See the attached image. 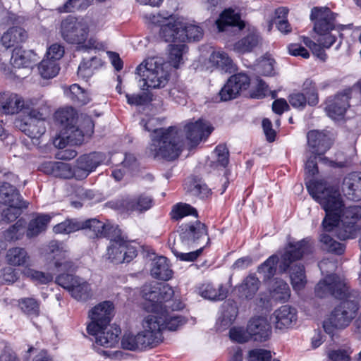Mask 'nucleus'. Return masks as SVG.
<instances>
[{
    "label": "nucleus",
    "mask_w": 361,
    "mask_h": 361,
    "mask_svg": "<svg viewBox=\"0 0 361 361\" xmlns=\"http://www.w3.org/2000/svg\"><path fill=\"white\" fill-rule=\"evenodd\" d=\"M305 184L310 195L326 212L322 221L324 233L320 236L324 249L342 255L345 249V244L336 241L326 233H331L342 240L354 238L360 228L357 222L361 218V206L345 207L338 188L325 180L311 179Z\"/></svg>",
    "instance_id": "f257e3e1"
},
{
    "label": "nucleus",
    "mask_w": 361,
    "mask_h": 361,
    "mask_svg": "<svg viewBox=\"0 0 361 361\" xmlns=\"http://www.w3.org/2000/svg\"><path fill=\"white\" fill-rule=\"evenodd\" d=\"M142 295L145 299L144 308L151 312L147 317L155 318L160 326L161 342L164 329L176 331L187 322L182 315L169 312V310L183 309L184 304L179 299L173 298L174 291L168 284H145L142 288Z\"/></svg>",
    "instance_id": "f03ea898"
},
{
    "label": "nucleus",
    "mask_w": 361,
    "mask_h": 361,
    "mask_svg": "<svg viewBox=\"0 0 361 361\" xmlns=\"http://www.w3.org/2000/svg\"><path fill=\"white\" fill-rule=\"evenodd\" d=\"M145 129L152 132L149 155L154 158L173 160L176 159L180 152L183 143L181 130L176 126L168 128H158V121L155 118H149L140 122Z\"/></svg>",
    "instance_id": "7ed1b4c3"
},
{
    "label": "nucleus",
    "mask_w": 361,
    "mask_h": 361,
    "mask_svg": "<svg viewBox=\"0 0 361 361\" xmlns=\"http://www.w3.org/2000/svg\"><path fill=\"white\" fill-rule=\"evenodd\" d=\"M336 14L326 7H314L311 11L310 19L314 23L313 30L317 34V48L312 53L322 61H325L326 54L324 49H329L341 37L340 32L345 25L336 23Z\"/></svg>",
    "instance_id": "20e7f679"
},
{
    "label": "nucleus",
    "mask_w": 361,
    "mask_h": 361,
    "mask_svg": "<svg viewBox=\"0 0 361 361\" xmlns=\"http://www.w3.org/2000/svg\"><path fill=\"white\" fill-rule=\"evenodd\" d=\"M336 14L326 7H314L311 11L310 19L314 23L313 30L317 34V48L312 53L322 61H325L326 54L324 49H329L341 37L340 32L345 25L336 23Z\"/></svg>",
    "instance_id": "39448f33"
},
{
    "label": "nucleus",
    "mask_w": 361,
    "mask_h": 361,
    "mask_svg": "<svg viewBox=\"0 0 361 361\" xmlns=\"http://www.w3.org/2000/svg\"><path fill=\"white\" fill-rule=\"evenodd\" d=\"M310 245L305 240L296 243H289L281 256L279 269L285 272L290 268V279L293 288L295 291L302 290L307 283L305 267L300 263H293L300 259L310 251Z\"/></svg>",
    "instance_id": "423d86ee"
},
{
    "label": "nucleus",
    "mask_w": 361,
    "mask_h": 361,
    "mask_svg": "<svg viewBox=\"0 0 361 361\" xmlns=\"http://www.w3.org/2000/svg\"><path fill=\"white\" fill-rule=\"evenodd\" d=\"M135 73L140 78V86L143 90L162 88L169 80V65L159 56L145 59L136 68Z\"/></svg>",
    "instance_id": "0eeeda50"
},
{
    "label": "nucleus",
    "mask_w": 361,
    "mask_h": 361,
    "mask_svg": "<svg viewBox=\"0 0 361 361\" xmlns=\"http://www.w3.org/2000/svg\"><path fill=\"white\" fill-rule=\"evenodd\" d=\"M160 326L153 317H145L142 322V329L137 334L126 333L121 339L123 349L132 351L152 348L161 343Z\"/></svg>",
    "instance_id": "6e6552de"
},
{
    "label": "nucleus",
    "mask_w": 361,
    "mask_h": 361,
    "mask_svg": "<svg viewBox=\"0 0 361 361\" xmlns=\"http://www.w3.org/2000/svg\"><path fill=\"white\" fill-rule=\"evenodd\" d=\"M358 309L357 302L350 298L344 300L334 308L324 322L323 327L326 333L334 334L336 329H344L348 327L355 317Z\"/></svg>",
    "instance_id": "1a4fd4ad"
},
{
    "label": "nucleus",
    "mask_w": 361,
    "mask_h": 361,
    "mask_svg": "<svg viewBox=\"0 0 361 361\" xmlns=\"http://www.w3.org/2000/svg\"><path fill=\"white\" fill-rule=\"evenodd\" d=\"M314 291L316 295L321 298L332 296L344 300L350 298L345 279L335 274H328L321 279Z\"/></svg>",
    "instance_id": "9d476101"
},
{
    "label": "nucleus",
    "mask_w": 361,
    "mask_h": 361,
    "mask_svg": "<svg viewBox=\"0 0 361 361\" xmlns=\"http://www.w3.org/2000/svg\"><path fill=\"white\" fill-rule=\"evenodd\" d=\"M61 35L70 44H82L87 39L90 26L87 20L69 16L61 21Z\"/></svg>",
    "instance_id": "9b49d317"
},
{
    "label": "nucleus",
    "mask_w": 361,
    "mask_h": 361,
    "mask_svg": "<svg viewBox=\"0 0 361 361\" xmlns=\"http://www.w3.org/2000/svg\"><path fill=\"white\" fill-rule=\"evenodd\" d=\"M56 283L66 289L71 297L78 301L85 302L93 296L91 284L80 276L62 274L56 278Z\"/></svg>",
    "instance_id": "f8f14e48"
},
{
    "label": "nucleus",
    "mask_w": 361,
    "mask_h": 361,
    "mask_svg": "<svg viewBox=\"0 0 361 361\" xmlns=\"http://www.w3.org/2000/svg\"><path fill=\"white\" fill-rule=\"evenodd\" d=\"M114 306L111 301L102 302L89 311L90 322L87 326L89 334H97L100 329H106L110 326L114 316Z\"/></svg>",
    "instance_id": "ddd939ff"
},
{
    "label": "nucleus",
    "mask_w": 361,
    "mask_h": 361,
    "mask_svg": "<svg viewBox=\"0 0 361 361\" xmlns=\"http://www.w3.org/2000/svg\"><path fill=\"white\" fill-rule=\"evenodd\" d=\"M17 126L32 140H38L46 132V118L42 113L30 108L27 117L17 122Z\"/></svg>",
    "instance_id": "4468645a"
},
{
    "label": "nucleus",
    "mask_w": 361,
    "mask_h": 361,
    "mask_svg": "<svg viewBox=\"0 0 361 361\" xmlns=\"http://www.w3.org/2000/svg\"><path fill=\"white\" fill-rule=\"evenodd\" d=\"M70 252L68 246L63 243L52 240L49 243L46 249V258L54 262L58 271H73L74 263L70 259Z\"/></svg>",
    "instance_id": "2eb2a0df"
},
{
    "label": "nucleus",
    "mask_w": 361,
    "mask_h": 361,
    "mask_svg": "<svg viewBox=\"0 0 361 361\" xmlns=\"http://www.w3.org/2000/svg\"><path fill=\"white\" fill-rule=\"evenodd\" d=\"M86 129L82 132L75 125L67 128L65 131L60 132L54 139L53 144L56 147L63 149L67 145H78L83 142V137L86 135L90 136L93 133L94 123L90 118L85 120Z\"/></svg>",
    "instance_id": "dca6fc26"
},
{
    "label": "nucleus",
    "mask_w": 361,
    "mask_h": 361,
    "mask_svg": "<svg viewBox=\"0 0 361 361\" xmlns=\"http://www.w3.org/2000/svg\"><path fill=\"white\" fill-rule=\"evenodd\" d=\"M178 128L181 130L180 135L183 138L181 149L184 145L185 137L190 147H194L197 145L203 139L207 138L214 129L209 122L203 119L187 123L184 126L183 130L180 128Z\"/></svg>",
    "instance_id": "f3484780"
},
{
    "label": "nucleus",
    "mask_w": 361,
    "mask_h": 361,
    "mask_svg": "<svg viewBox=\"0 0 361 361\" xmlns=\"http://www.w3.org/2000/svg\"><path fill=\"white\" fill-rule=\"evenodd\" d=\"M185 27V20L183 18L170 16L160 28L159 35L165 42H185L188 36L184 32Z\"/></svg>",
    "instance_id": "a211bd4d"
},
{
    "label": "nucleus",
    "mask_w": 361,
    "mask_h": 361,
    "mask_svg": "<svg viewBox=\"0 0 361 361\" xmlns=\"http://www.w3.org/2000/svg\"><path fill=\"white\" fill-rule=\"evenodd\" d=\"M154 204L152 196L145 194H138L128 196L116 202L117 209L123 212L142 214L150 209Z\"/></svg>",
    "instance_id": "6ab92c4d"
},
{
    "label": "nucleus",
    "mask_w": 361,
    "mask_h": 361,
    "mask_svg": "<svg viewBox=\"0 0 361 361\" xmlns=\"http://www.w3.org/2000/svg\"><path fill=\"white\" fill-rule=\"evenodd\" d=\"M180 238L184 245L192 247L199 245L202 240H207V244L209 240L206 226L199 221L182 225L180 227Z\"/></svg>",
    "instance_id": "aec40b11"
},
{
    "label": "nucleus",
    "mask_w": 361,
    "mask_h": 361,
    "mask_svg": "<svg viewBox=\"0 0 361 361\" xmlns=\"http://www.w3.org/2000/svg\"><path fill=\"white\" fill-rule=\"evenodd\" d=\"M37 99L25 101L20 95L15 93L4 92L0 94V110L6 114H17L22 110H29L36 106Z\"/></svg>",
    "instance_id": "412c9836"
},
{
    "label": "nucleus",
    "mask_w": 361,
    "mask_h": 361,
    "mask_svg": "<svg viewBox=\"0 0 361 361\" xmlns=\"http://www.w3.org/2000/svg\"><path fill=\"white\" fill-rule=\"evenodd\" d=\"M353 88H348L338 93L333 99H329L325 108L327 115L333 120L342 118L350 106Z\"/></svg>",
    "instance_id": "4be33fe9"
},
{
    "label": "nucleus",
    "mask_w": 361,
    "mask_h": 361,
    "mask_svg": "<svg viewBox=\"0 0 361 361\" xmlns=\"http://www.w3.org/2000/svg\"><path fill=\"white\" fill-rule=\"evenodd\" d=\"M304 92H295L289 96L290 104L296 109H302L307 103L310 106H315L318 103V94L315 84L311 80L304 82Z\"/></svg>",
    "instance_id": "5701e85b"
},
{
    "label": "nucleus",
    "mask_w": 361,
    "mask_h": 361,
    "mask_svg": "<svg viewBox=\"0 0 361 361\" xmlns=\"http://www.w3.org/2000/svg\"><path fill=\"white\" fill-rule=\"evenodd\" d=\"M250 84V79L246 74L238 73L232 75L219 92L221 101L235 99L242 90H246Z\"/></svg>",
    "instance_id": "b1692460"
},
{
    "label": "nucleus",
    "mask_w": 361,
    "mask_h": 361,
    "mask_svg": "<svg viewBox=\"0 0 361 361\" xmlns=\"http://www.w3.org/2000/svg\"><path fill=\"white\" fill-rule=\"evenodd\" d=\"M271 319L276 329H288L296 324L298 312L295 308L290 305H282L274 312Z\"/></svg>",
    "instance_id": "393cba45"
},
{
    "label": "nucleus",
    "mask_w": 361,
    "mask_h": 361,
    "mask_svg": "<svg viewBox=\"0 0 361 361\" xmlns=\"http://www.w3.org/2000/svg\"><path fill=\"white\" fill-rule=\"evenodd\" d=\"M247 328L250 340L257 342L267 341L271 334V326L265 317L256 316L250 319Z\"/></svg>",
    "instance_id": "a878e982"
},
{
    "label": "nucleus",
    "mask_w": 361,
    "mask_h": 361,
    "mask_svg": "<svg viewBox=\"0 0 361 361\" xmlns=\"http://www.w3.org/2000/svg\"><path fill=\"white\" fill-rule=\"evenodd\" d=\"M307 144L312 154H324L331 145L330 137L324 132L311 130L307 133Z\"/></svg>",
    "instance_id": "bb28decb"
},
{
    "label": "nucleus",
    "mask_w": 361,
    "mask_h": 361,
    "mask_svg": "<svg viewBox=\"0 0 361 361\" xmlns=\"http://www.w3.org/2000/svg\"><path fill=\"white\" fill-rule=\"evenodd\" d=\"M207 68L212 71L214 69L222 73H231L235 70L233 60L223 50H216L210 54Z\"/></svg>",
    "instance_id": "cd10ccee"
},
{
    "label": "nucleus",
    "mask_w": 361,
    "mask_h": 361,
    "mask_svg": "<svg viewBox=\"0 0 361 361\" xmlns=\"http://www.w3.org/2000/svg\"><path fill=\"white\" fill-rule=\"evenodd\" d=\"M102 164H108L105 154L102 152H93L81 156L77 161V169L82 171L81 176L85 178Z\"/></svg>",
    "instance_id": "c85d7f7f"
},
{
    "label": "nucleus",
    "mask_w": 361,
    "mask_h": 361,
    "mask_svg": "<svg viewBox=\"0 0 361 361\" xmlns=\"http://www.w3.org/2000/svg\"><path fill=\"white\" fill-rule=\"evenodd\" d=\"M343 191L350 200H361V173L353 172L348 174L343 180Z\"/></svg>",
    "instance_id": "c756f323"
},
{
    "label": "nucleus",
    "mask_w": 361,
    "mask_h": 361,
    "mask_svg": "<svg viewBox=\"0 0 361 361\" xmlns=\"http://www.w3.org/2000/svg\"><path fill=\"white\" fill-rule=\"evenodd\" d=\"M216 24L219 32L228 31L233 27H238L239 30L245 27V23L240 19L239 13L232 9L225 10Z\"/></svg>",
    "instance_id": "7c9ffc66"
},
{
    "label": "nucleus",
    "mask_w": 361,
    "mask_h": 361,
    "mask_svg": "<svg viewBox=\"0 0 361 361\" xmlns=\"http://www.w3.org/2000/svg\"><path fill=\"white\" fill-rule=\"evenodd\" d=\"M121 330L114 326H108L106 329H100L97 334H91L94 336L97 345L105 348L116 347L119 341Z\"/></svg>",
    "instance_id": "2f4dec72"
},
{
    "label": "nucleus",
    "mask_w": 361,
    "mask_h": 361,
    "mask_svg": "<svg viewBox=\"0 0 361 361\" xmlns=\"http://www.w3.org/2000/svg\"><path fill=\"white\" fill-rule=\"evenodd\" d=\"M37 55L32 50H24L21 47L13 49L11 63L15 68H25L36 62Z\"/></svg>",
    "instance_id": "473e14b6"
},
{
    "label": "nucleus",
    "mask_w": 361,
    "mask_h": 361,
    "mask_svg": "<svg viewBox=\"0 0 361 361\" xmlns=\"http://www.w3.org/2000/svg\"><path fill=\"white\" fill-rule=\"evenodd\" d=\"M260 42L261 37L259 32L253 29L245 37L235 42L233 49L240 54L250 52L259 44Z\"/></svg>",
    "instance_id": "72a5a7b5"
},
{
    "label": "nucleus",
    "mask_w": 361,
    "mask_h": 361,
    "mask_svg": "<svg viewBox=\"0 0 361 361\" xmlns=\"http://www.w3.org/2000/svg\"><path fill=\"white\" fill-rule=\"evenodd\" d=\"M51 216L47 214H37L29 222L26 231L27 237L32 238L46 231Z\"/></svg>",
    "instance_id": "f704fd0d"
},
{
    "label": "nucleus",
    "mask_w": 361,
    "mask_h": 361,
    "mask_svg": "<svg viewBox=\"0 0 361 361\" xmlns=\"http://www.w3.org/2000/svg\"><path fill=\"white\" fill-rule=\"evenodd\" d=\"M172 270L170 269L166 257L160 256L154 258L152 262L151 275L159 280L168 281L172 276Z\"/></svg>",
    "instance_id": "c9c22d12"
},
{
    "label": "nucleus",
    "mask_w": 361,
    "mask_h": 361,
    "mask_svg": "<svg viewBox=\"0 0 361 361\" xmlns=\"http://www.w3.org/2000/svg\"><path fill=\"white\" fill-rule=\"evenodd\" d=\"M25 202L19 192L11 184L4 183L0 185V202L6 205H23Z\"/></svg>",
    "instance_id": "e433bc0d"
},
{
    "label": "nucleus",
    "mask_w": 361,
    "mask_h": 361,
    "mask_svg": "<svg viewBox=\"0 0 361 361\" xmlns=\"http://www.w3.org/2000/svg\"><path fill=\"white\" fill-rule=\"evenodd\" d=\"M260 281L255 274H249L237 287L238 293L246 299H252L259 290Z\"/></svg>",
    "instance_id": "4c0bfd02"
},
{
    "label": "nucleus",
    "mask_w": 361,
    "mask_h": 361,
    "mask_svg": "<svg viewBox=\"0 0 361 361\" xmlns=\"http://www.w3.org/2000/svg\"><path fill=\"white\" fill-rule=\"evenodd\" d=\"M269 292L272 298L276 300L286 302L290 296L288 284L281 279H274L269 285Z\"/></svg>",
    "instance_id": "58836bf2"
},
{
    "label": "nucleus",
    "mask_w": 361,
    "mask_h": 361,
    "mask_svg": "<svg viewBox=\"0 0 361 361\" xmlns=\"http://www.w3.org/2000/svg\"><path fill=\"white\" fill-rule=\"evenodd\" d=\"M6 259L13 267L26 266L30 262V256L25 248L14 247L8 250Z\"/></svg>",
    "instance_id": "ea45409f"
},
{
    "label": "nucleus",
    "mask_w": 361,
    "mask_h": 361,
    "mask_svg": "<svg viewBox=\"0 0 361 361\" xmlns=\"http://www.w3.org/2000/svg\"><path fill=\"white\" fill-rule=\"evenodd\" d=\"M54 119L61 126L60 132H63L75 124L76 112L73 108L70 106L61 108L55 112Z\"/></svg>",
    "instance_id": "a19ab883"
},
{
    "label": "nucleus",
    "mask_w": 361,
    "mask_h": 361,
    "mask_svg": "<svg viewBox=\"0 0 361 361\" xmlns=\"http://www.w3.org/2000/svg\"><path fill=\"white\" fill-rule=\"evenodd\" d=\"M82 229H90L97 237L110 238V231L114 228L109 224L102 222L97 219H90L81 221Z\"/></svg>",
    "instance_id": "79ce46f5"
},
{
    "label": "nucleus",
    "mask_w": 361,
    "mask_h": 361,
    "mask_svg": "<svg viewBox=\"0 0 361 361\" xmlns=\"http://www.w3.org/2000/svg\"><path fill=\"white\" fill-rule=\"evenodd\" d=\"M187 51V47L184 42L172 44L169 45L168 62L169 66L178 68L183 63V54Z\"/></svg>",
    "instance_id": "37998d69"
},
{
    "label": "nucleus",
    "mask_w": 361,
    "mask_h": 361,
    "mask_svg": "<svg viewBox=\"0 0 361 361\" xmlns=\"http://www.w3.org/2000/svg\"><path fill=\"white\" fill-rule=\"evenodd\" d=\"M27 38V32L21 27H13L8 30L1 37V42L5 48L8 49L24 42Z\"/></svg>",
    "instance_id": "c03bdc74"
},
{
    "label": "nucleus",
    "mask_w": 361,
    "mask_h": 361,
    "mask_svg": "<svg viewBox=\"0 0 361 361\" xmlns=\"http://www.w3.org/2000/svg\"><path fill=\"white\" fill-rule=\"evenodd\" d=\"M64 93L74 103L84 105L90 102L88 93L78 84L71 85L68 89L65 90Z\"/></svg>",
    "instance_id": "a18cd8bd"
},
{
    "label": "nucleus",
    "mask_w": 361,
    "mask_h": 361,
    "mask_svg": "<svg viewBox=\"0 0 361 361\" xmlns=\"http://www.w3.org/2000/svg\"><path fill=\"white\" fill-rule=\"evenodd\" d=\"M281 258L276 255H273L270 256L264 263L259 266L257 271L264 277V280L271 279L276 271V264L280 263Z\"/></svg>",
    "instance_id": "49530a36"
},
{
    "label": "nucleus",
    "mask_w": 361,
    "mask_h": 361,
    "mask_svg": "<svg viewBox=\"0 0 361 361\" xmlns=\"http://www.w3.org/2000/svg\"><path fill=\"white\" fill-rule=\"evenodd\" d=\"M38 69L43 78L49 79L56 76L60 68L58 63L54 60L44 59L39 63Z\"/></svg>",
    "instance_id": "de8ad7c7"
},
{
    "label": "nucleus",
    "mask_w": 361,
    "mask_h": 361,
    "mask_svg": "<svg viewBox=\"0 0 361 361\" xmlns=\"http://www.w3.org/2000/svg\"><path fill=\"white\" fill-rule=\"evenodd\" d=\"M81 221L66 219L54 226L53 231L56 234H69L82 229Z\"/></svg>",
    "instance_id": "09e8293b"
},
{
    "label": "nucleus",
    "mask_w": 361,
    "mask_h": 361,
    "mask_svg": "<svg viewBox=\"0 0 361 361\" xmlns=\"http://www.w3.org/2000/svg\"><path fill=\"white\" fill-rule=\"evenodd\" d=\"M200 293L201 296L206 299L222 300L226 297L227 292L222 286L216 289L212 285L207 284L201 288Z\"/></svg>",
    "instance_id": "8fccbe9b"
},
{
    "label": "nucleus",
    "mask_w": 361,
    "mask_h": 361,
    "mask_svg": "<svg viewBox=\"0 0 361 361\" xmlns=\"http://www.w3.org/2000/svg\"><path fill=\"white\" fill-rule=\"evenodd\" d=\"M20 310L27 315L37 317L39 314V304L32 298H21L18 301Z\"/></svg>",
    "instance_id": "3c124183"
},
{
    "label": "nucleus",
    "mask_w": 361,
    "mask_h": 361,
    "mask_svg": "<svg viewBox=\"0 0 361 361\" xmlns=\"http://www.w3.org/2000/svg\"><path fill=\"white\" fill-rule=\"evenodd\" d=\"M25 232V221L20 219L4 233L7 240H18L23 238Z\"/></svg>",
    "instance_id": "603ef678"
},
{
    "label": "nucleus",
    "mask_w": 361,
    "mask_h": 361,
    "mask_svg": "<svg viewBox=\"0 0 361 361\" xmlns=\"http://www.w3.org/2000/svg\"><path fill=\"white\" fill-rule=\"evenodd\" d=\"M171 214L173 219L179 220L188 215L197 216V212L188 204L178 203L173 207Z\"/></svg>",
    "instance_id": "864d4df0"
},
{
    "label": "nucleus",
    "mask_w": 361,
    "mask_h": 361,
    "mask_svg": "<svg viewBox=\"0 0 361 361\" xmlns=\"http://www.w3.org/2000/svg\"><path fill=\"white\" fill-rule=\"evenodd\" d=\"M23 274L25 276L30 278L34 282L41 284H47L51 281L53 279V276L51 274L44 273L30 268H25L23 271Z\"/></svg>",
    "instance_id": "5fc2aeb1"
},
{
    "label": "nucleus",
    "mask_w": 361,
    "mask_h": 361,
    "mask_svg": "<svg viewBox=\"0 0 361 361\" xmlns=\"http://www.w3.org/2000/svg\"><path fill=\"white\" fill-rule=\"evenodd\" d=\"M288 13V9L286 7H280L275 10L276 24L279 30L283 33H288L291 30L290 25L286 19Z\"/></svg>",
    "instance_id": "6e6d98bb"
},
{
    "label": "nucleus",
    "mask_w": 361,
    "mask_h": 361,
    "mask_svg": "<svg viewBox=\"0 0 361 361\" xmlns=\"http://www.w3.org/2000/svg\"><path fill=\"white\" fill-rule=\"evenodd\" d=\"M126 245L125 240L121 238L115 239L110 241V245L107 247V256L108 258L114 263H123V262H118L114 256H116L118 252L123 253L124 252Z\"/></svg>",
    "instance_id": "4d7b16f0"
},
{
    "label": "nucleus",
    "mask_w": 361,
    "mask_h": 361,
    "mask_svg": "<svg viewBox=\"0 0 361 361\" xmlns=\"http://www.w3.org/2000/svg\"><path fill=\"white\" fill-rule=\"evenodd\" d=\"M23 205H8L6 209L2 212L1 216L6 221H15L18 216H20L22 209H26L28 207V202H22Z\"/></svg>",
    "instance_id": "13d9d810"
},
{
    "label": "nucleus",
    "mask_w": 361,
    "mask_h": 361,
    "mask_svg": "<svg viewBox=\"0 0 361 361\" xmlns=\"http://www.w3.org/2000/svg\"><path fill=\"white\" fill-rule=\"evenodd\" d=\"M274 60L270 57H264L256 65L255 70L263 75L271 76L274 74Z\"/></svg>",
    "instance_id": "bf43d9fd"
},
{
    "label": "nucleus",
    "mask_w": 361,
    "mask_h": 361,
    "mask_svg": "<svg viewBox=\"0 0 361 361\" xmlns=\"http://www.w3.org/2000/svg\"><path fill=\"white\" fill-rule=\"evenodd\" d=\"M98 62H99V59L96 57H92L87 61H82L78 67V75L83 80H87L94 73L92 64Z\"/></svg>",
    "instance_id": "052dcab7"
},
{
    "label": "nucleus",
    "mask_w": 361,
    "mask_h": 361,
    "mask_svg": "<svg viewBox=\"0 0 361 361\" xmlns=\"http://www.w3.org/2000/svg\"><path fill=\"white\" fill-rule=\"evenodd\" d=\"M229 337L231 341L239 343H243L250 341L247 327L246 329L240 326L232 327L229 331Z\"/></svg>",
    "instance_id": "680f3d73"
},
{
    "label": "nucleus",
    "mask_w": 361,
    "mask_h": 361,
    "mask_svg": "<svg viewBox=\"0 0 361 361\" xmlns=\"http://www.w3.org/2000/svg\"><path fill=\"white\" fill-rule=\"evenodd\" d=\"M185 28H184L185 33L187 34V40L188 41H199L203 36L202 29L194 24L188 23L185 20Z\"/></svg>",
    "instance_id": "e2e57ef3"
},
{
    "label": "nucleus",
    "mask_w": 361,
    "mask_h": 361,
    "mask_svg": "<svg viewBox=\"0 0 361 361\" xmlns=\"http://www.w3.org/2000/svg\"><path fill=\"white\" fill-rule=\"evenodd\" d=\"M352 350L349 349L332 350L328 352V361H350Z\"/></svg>",
    "instance_id": "0e129e2a"
},
{
    "label": "nucleus",
    "mask_w": 361,
    "mask_h": 361,
    "mask_svg": "<svg viewBox=\"0 0 361 361\" xmlns=\"http://www.w3.org/2000/svg\"><path fill=\"white\" fill-rule=\"evenodd\" d=\"M126 247H125L123 253L118 252L114 258H116L118 262H129L137 255L136 249L130 245V243L125 240Z\"/></svg>",
    "instance_id": "69168bd1"
},
{
    "label": "nucleus",
    "mask_w": 361,
    "mask_h": 361,
    "mask_svg": "<svg viewBox=\"0 0 361 361\" xmlns=\"http://www.w3.org/2000/svg\"><path fill=\"white\" fill-rule=\"evenodd\" d=\"M87 0H68L62 6L58 8L60 13L73 12L86 7Z\"/></svg>",
    "instance_id": "338daca9"
},
{
    "label": "nucleus",
    "mask_w": 361,
    "mask_h": 361,
    "mask_svg": "<svg viewBox=\"0 0 361 361\" xmlns=\"http://www.w3.org/2000/svg\"><path fill=\"white\" fill-rule=\"evenodd\" d=\"M271 353L269 350L262 348L253 349L249 352V361H270Z\"/></svg>",
    "instance_id": "774afa93"
}]
</instances>
